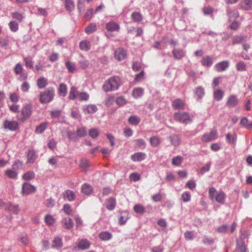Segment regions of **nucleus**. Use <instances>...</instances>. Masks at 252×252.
Segmentation results:
<instances>
[{"label": "nucleus", "mask_w": 252, "mask_h": 252, "mask_svg": "<svg viewBox=\"0 0 252 252\" xmlns=\"http://www.w3.org/2000/svg\"><path fill=\"white\" fill-rule=\"evenodd\" d=\"M9 26L10 30L12 32H16L18 30L19 25L15 21H11L9 23Z\"/></svg>", "instance_id": "nucleus-57"}, {"label": "nucleus", "mask_w": 252, "mask_h": 252, "mask_svg": "<svg viewBox=\"0 0 252 252\" xmlns=\"http://www.w3.org/2000/svg\"><path fill=\"white\" fill-rule=\"evenodd\" d=\"M201 63L203 65L210 67L213 64V60L212 58L210 56H206L203 58L201 61Z\"/></svg>", "instance_id": "nucleus-39"}, {"label": "nucleus", "mask_w": 252, "mask_h": 252, "mask_svg": "<svg viewBox=\"0 0 252 252\" xmlns=\"http://www.w3.org/2000/svg\"><path fill=\"white\" fill-rule=\"evenodd\" d=\"M229 66V62L223 61L217 63L215 65V68L217 71L221 72L224 71Z\"/></svg>", "instance_id": "nucleus-20"}, {"label": "nucleus", "mask_w": 252, "mask_h": 252, "mask_svg": "<svg viewBox=\"0 0 252 252\" xmlns=\"http://www.w3.org/2000/svg\"><path fill=\"white\" fill-rule=\"evenodd\" d=\"M48 126V123L45 122L40 124L37 126L35 129V132L38 134H41L44 132V131L47 128Z\"/></svg>", "instance_id": "nucleus-37"}, {"label": "nucleus", "mask_w": 252, "mask_h": 252, "mask_svg": "<svg viewBox=\"0 0 252 252\" xmlns=\"http://www.w3.org/2000/svg\"><path fill=\"white\" fill-rule=\"evenodd\" d=\"M24 61L25 62V64L27 67L31 69L33 68V64L32 59L31 57L24 58Z\"/></svg>", "instance_id": "nucleus-54"}, {"label": "nucleus", "mask_w": 252, "mask_h": 252, "mask_svg": "<svg viewBox=\"0 0 252 252\" xmlns=\"http://www.w3.org/2000/svg\"><path fill=\"white\" fill-rule=\"evenodd\" d=\"M191 195L189 191H185L182 194V199L184 202H188L190 200Z\"/></svg>", "instance_id": "nucleus-56"}, {"label": "nucleus", "mask_w": 252, "mask_h": 252, "mask_svg": "<svg viewBox=\"0 0 252 252\" xmlns=\"http://www.w3.org/2000/svg\"><path fill=\"white\" fill-rule=\"evenodd\" d=\"M160 140L158 137L157 136H153L150 138V142L152 146L156 147L160 144Z\"/></svg>", "instance_id": "nucleus-50"}, {"label": "nucleus", "mask_w": 252, "mask_h": 252, "mask_svg": "<svg viewBox=\"0 0 252 252\" xmlns=\"http://www.w3.org/2000/svg\"><path fill=\"white\" fill-rule=\"evenodd\" d=\"M146 158V155L144 153L137 152L131 156V159L135 162H139L144 160Z\"/></svg>", "instance_id": "nucleus-15"}, {"label": "nucleus", "mask_w": 252, "mask_h": 252, "mask_svg": "<svg viewBox=\"0 0 252 252\" xmlns=\"http://www.w3.org/2000/svg\"><path fill=\"white\" fill-rule=\"evenodd\" d=\"M236 68L238 71H245L247 70V65L244 62L239 61L236 64Z\"/></svg>", "instance_id": "nucleus-41"}, {"label": "nucleus", "mask_w": 252, "mask_h": 252, "mask_svg": "<svg viewBox=\"0 0 252 252\" xmlns=\"http://www.w3.org/2000/svg\"><path fill=\"white\" fill-rule=\"evenodd\" d=\"M209 194L211 199H215L217 202L220 203H224L225 194L223 191H217L215 188L212 187L209 190Z\"/></svg>", "instance_id": "nucleus-5"}, {"label": "nucleus", "mask_w": 252, "mask_h": 252, "mask_svg": "<svg viewBox=\"0 0 252 252\" xmlns=\"http://www.w3.org/2000/svg\"><path fill=\"white\" fill-rule=\"evenodd\" d=\"M35 174L33 171H28L23 175V178L25 180H30L34 178Z\"/></svg>", "instance_id": "nucleus-55"}, {"label": "nucleus", "mask_w": 252, "mask_h": 252, "mask_svg": "<svg viewBox=\"0 0 252 252\" xmlns=\"http://www.w3.org/2000/svg\"><path fill=\"white\" fill-rule=\"evenodd\" d=\"M32 113V105L27 104L24 106L22 109V120L28 119Z\"/></svg>", "instance_id": "nucleus-10"}, {"label": "nucleus", "mask_w": 252, "mask_h": 252, "mask_svg": "<svg viewBox=\"0 0 252 252\" xmlns=\"http://www.w3.org/2000/svg\"><path fill=\"white\" fill-rule=\"evenodd\" d=\"M194 93L197 97V100L201 99L205 94L204 89L201 86H198L195 88Z\"/></svg>", "instance_id": "nucleus-28"}, {"label": "nucleus", "mask_w": 252, "mask_h": 252, "mask_svg": "<svg viewBox=\"0 0 252 252\" xmlns=\"http://www.w3.org/2000/svg\"><path fill=\"white\" fill-rule=\"evenodd\" d=\"M78 96L81 101H87L89 98V95L86 92L79 93Z\"/></svg>", "instance_id": "nucleus-62"}, {"label": "nucleus", "mask_w": 252, "mask_h": 252, "mask_svg": "<svg viewBox=\"0 0 252 252\" xmlns=\"http://www.w3.org/2000/svg\"><path fill=\"white\" fill-rule=\"evenodd\" d=\"M80 167L84 170H87L89 167L88 160L86 159H82L80 161Z\"/></svg>", "instance_id": "nucleus-58"}, {"label": "nucleus", "mask_w": 252, "mask_h": 252, "mask_svg": "<svg viewBox=\"0 0 252 252\" xmlns=\"http://www.w3.org/2000/svg\"><path fill=\"white\" fill-rule=\"evenodd\" d=\"M136 146L139 148L144 149L146 147V142L142 139H137L135 140Z\"/></svg>", "instance_id": "nucleus-61"}, {"label": "nucleus", "mask_w": 252, "mask_h": 252, "mask_svg": "<svg viewBox=\"0 0 252 252\" xmlns=\"http://www.w3.org/2000/svg\"><path fill=\"white\" fill-rule=\"evenodd\" d=\"M241 6L245 10L252 9V0H244L241 2Z\"/></svg>", "instance_id": "nucleus-29"}, {"label": "nucleus", "mask_w": 252, "mask_h": 252, "mask_svg": "<svg viewBox=\"0 0 252 252\" xmlns=\"http://www.w3.org/2000/svg\"><path fill=\"white\" fill-rule=\"evenodd\" d=\"M47 84V79L44 77H40L37 80V86L39 89L44 88Z\"/></svg>", "instance_id": "nucleus-30"}, {"label": "nucleus", "mask_w": 252, "mask_h": 252, "mask_svg": "<svg viewBox=\"0 0 252 252\" xmlns=\"http://www.w3.org/2000/svg\"><path fill=\"white\" fill-rule=\"evenodd\" d=\"M65 64L68 72L73 73L75 71L76 68L74 63L67 61L65 62Z\"/></svg>", "instance_id": "nucleus-52"}, {"label": "nucleus", "mask_w": 252, "mask_h": 252, "mask_svg": "<svg viewBox=\"0 0 252 252\" xmlns=\"http://www.w3.org/2000/svg\"><path fill=\"white\" fill-rule=\"evenodd\" d=\"M116 102L119 106H122L126 103V100L124 96H121L117 98Z\"/></svg>", "instance_id": "nucleus-59"}, {"label": "nucleus", "mask_w": 252, "mask_h": 252, "mask_svg": "<svg viewBox=\"0 0 252 252\" xmlns=\"http://www.w3.org/2000/svg\"><path fill=\"white\" fill-rule=\"evenodd\" d=\"M3 127L11 131H15L19 128V124L16 121L5 120L3 122Z\"/></svg>", "instance_id": "nucleus-8"}, {"label": "nucleus", "mask_w": 252, "mask_h": 252, "mask_svg": "<svg viewBox=\"0 0 252 252\" xmlns=\"http://www.w3.org/2000/svg\"><path fill=\"white\" fill-rule=\"evenodd\" d=\"M218 132L216 129H212L209 133L204 134L202 137L204 142H208L218 138Z\"/></svg>", "instance_id": "nucleus-9"}, {"label": "nucleus", "mask_w": 252, "mask_h": 252, "mask_svg": "<svg viewBox=\"0 0 252 252\" xmlns=\"http://www.w3.org/2000/svg\"><path fill=\"white\" fill-rule=\"evenodd\" d=\"M62 240L59 237L55 238L53 241V247L59 249L62 247Z\"/></svg>", "instance_id": "nucleus-46"}, {"label": "nucleus", "mask_w": 252, "mask_h": 252, "mask_svg": "<svg viewBox=\"0 0 252 252\" xmlns=\"http://www.w3.org/2000/svg\"><path fill=\"white\" fill-rule=\"evenodd\" d=\"M96 30V26L94 23L90 24L85 29V32L87 34H90Z\"/></svg>", "instance_id": "nucleus-44"}, {"label": "nucleus", "mask_w": 252, "mask_h": 252, "mask_svg": "<svg viewBox=\"0 0 252 252\" xmlns=\"http://www.w3.org/2000/svg\"><path fill=\"white\" fill-rule=\"evenodd\" d=\"M62 225L67 229H71L74 225V223L70 218H64L62 220Z\"/></svg>", "instance_id": "nucleus-21"}, {"label": "nucleus", "mask_w": 252, "mask_h": 252, "mask_svg": "<svg viewBox=\"0 0 252 252\" xmlns=\"http://www.w3.org/2000/svg\"><path fill=\"white\" fill-rule=\"evenodd\" d=\"M105 28L109 32H118L120 30V25L113 21H110L106 23Z\"/></svg>", "instance_id": "nucleus-14"}, {"label": "nucleus", "mask_w": 252, "mask_h": 252, "mask_svg": "<svg viewBox=\"0 0 252 252\" xmlns=\"http://www.w3.org/2000/svg\"><path fill=\"white\" fill-rule=\"evenodd\" d=\"M223 95V91L220 89H218L214 92V98L218 101H220L222 99Z\"/></svg>", "instance_id": "nucleus-33"}, {"label": "nucleus", "mask_w": 252, "mask_h": 252, "mask_svg": "<svg viewBox=\"0 0 252 252\" xmlns=\"http://www.w3.org/2000/svg\"><path fill=\"white\" fill-rule=\"evenodd\" d=\"M55 95V90L53 88H48L45 91L40 93L39 101L42 103H48L51 102Z\"/></svg>", "instance_id": "nucleus-4"}, {"label": "nucleus", "mask_w": 252, "mask_h": 252, "mask_svg": "<svg viewBox=\"0 0 252 252\" xmlns=\"http://www.w3.org/2000/svg\"><path fill=\"white\" fill-rule=\"evenodd\" d=\"M121 85V80L118 76H113L108 79L103 84L102 89L105 92L117 90Z\"/></svg>", "instance_id": "nucleus-1"}, {"label": "nucleus", "mask_w": 252, "mask_h": 252, "mask_svg": "<svg viewBox=\"0 0 252 252\" xmlns=\"http://www.w3.org/2000/svg\"><path fill=\"white\" fill-rule=\"evenodd\" d=\"M87 134V130L83 126L77 127L76 133L71 130L67 131V136L69 140L74 142L78 141L80 138L84 137Z\"/></svg>", "instance_id": "nucleus-2"}, {"label": "nucleus", "mask_w": 252, "mask_h": 252, "mask_svg": "<svg viewBox=\"0 0 252 252\" xmlns=\"http://www.w3.org/2000/svg\"><path fill=\"white\" fill-rule=\"evenodd\" d=\"M174 118L176 121L187 125L192 122L193 116L187 112L179 111L174 113Z\"/></svg>", "instance_id": "nucleus-3"}, {"label": "nucleus", "mask_w": 252, "mask_h": 252, "mask_svg": "<svg viewBox=\"0 0 252 252\" xmlns=\"http://www.w3.org/2000/svg\"><path fill=\"white\" fill-rule=\"evenodd\" d=\"M184 237L187 240H192L194 238V235L193 231H187L184 233Z\"/></svg>", "instance_id": "nucleus-60"}, {"label": "nucleus", "mask_w": 252, "mask_h": 252, "mask_svg": "<svg viewBox=\"0 0 252 252\" xmlns=\"http://www.w3.org/2000/svg\"><path fill=\"white\" fill-rule=\"evenodd\" d=\"M133 210L135 212L140 214H142L146 212L144 206L140 204L135 205L133 207Z\"/></svg>", "instance_id": "nucleus-47"}, {"label": "nucleus", "mask_w": 252, "mask_h": 252, "mask_svg": "<svg viewBox=\"0 0 252 252\" xmlns=\"http://www.w3.org/2000/svg\"><path fill=\"white\" fill-rule=\"evenodd\" d=\"M227 13L230 20L231 19H235L238 17L239 16V14L238 10L236 9H228L227 11Z\"/></svg>", "instance_id": "nucleus-45"}, {"label": "nucleus", "mask_w": 252, "mask_h": 252, "mask_svg": "<svg viewBox=\"0 0 252 252\" xmlns=\"http://www.w3.org/2000/svg\"><path fill=\"white\" fill-rule=\"evenodd\" d=\"M172 106L175 109L183 110L185 108L184 102L179 98L176 99L173 101Z\"/></svg>", "instance_id": "nucleus-22"}, {"label": "nucleus", "mask_w": 252, "mask_h": 252, "mask_svg": "<svg viewBox=\"0 0 252 252\" xmlns=\"http://www.w3.org/2000/svg\"><path fill=\"white\" fill-rule=\"evenodd\" d=\"M63 198L64 200H68L69 201H73L76 198V195L74 192L69 189L65 190L63 193Z\"/></svg>", "instance_id": "nucleus-17"}, {"label": "nucleus", "mask_w": 252, "mask_h": 252, "mask_svg": "<svg viewBox=\"0 0 252 252\" xmlns=\"http://www.w3.org/2000/svg\"><path fill=\"white\" fill-rule=\"evenodd\" d=\"M239 102L237 96L234 94L230 95L226 102V105L229 108H233L236 107Z\"/></svg>", "instance_id": "nucleus-7"}, {"label": "nucleus", "mask_w": 252, "mask_h": 252, "mask_svg": "<svg viewBox=\"0 0 252 252\" xmlns=\"http://www.w3.org/2000/svg\"><path fill=\"white\" fill-rule=\"evenodd\" d=\"M247 39L246 36L237 35L232 37V44L233 45L242 44L243 42H246Z\"/></svg>", "instance_id": "nucleus-19"}, {"label": "nucleus", "mask_w": 252, "mask_h": 252, "mask_svg": "<svg viewBox=\"0 0 252 252\" xmlns=\"http://www.w3.org/2000/svg\"><path fill=\"white\" fill-rule=\"evenodd\" d=\"M128 122L131 125L136 126L140 122V118L136 115H132L128 118Z\"/></svg>", "instance_id": "nucleus-38"}, {"label": "nucleus", "mask_w": 252, "mask_h": 252, "mask_svg": "<svg viewBox=\"0 0 252 252\" xmlns=\"http://www.w3.org/2000/svg\"><path fill=\"white\" fill-rule=\"evenodd\" d=\"M27 157L28 163H33L37 158V155L35 151L33 150H29L27 154Z\"/></svg>", "instance_id": "nucleus-23"}, {"label": "nucleus", "mask_w": 252, "mask_h": 252, "mask_svg": "<svg viewBox=\"0 0 252 252\" xmlns=\"http://www.w3.org/2000/svg\"><path fill=\"white\" fill-rule=\"evenodd\" d=\"M126 56V51L123 48H118L114 53L115 58L119 61L124 60Z\"/></svg>", "instance_id": "nucleus-11"}, {"label": "nucleus", "mask_w": 252, "mask_h": 252, "mask_svg": "<svg viewBox=\"0 0 252 252\" xmlns=\"http://www.w3.org/2000/svg\"><path fill=\"white\" fill-rule=\"evenodd\" d=\"M183 160V158L181 156H176L174 157L172 159V163L173 165H176V166H179L180 165Z\"/></svg>", "instance_id": "nucleus-53"}, {"label": "nucleus", "mask_w": 252, "mask_h": 252, "mask_svg": "<svg viewBox=\"0 0 252 252\" xmlns=\"http://www.w3.org/2000/svg\"><path fill=\"white\" fill-rule=\"evenodd\" d=\"M236 250L237 252H248L247 247L244 241L237 240Z\"/></svg>", "instance_id": "nucleus-18"}, {"label": "nucleus", "mask_w": 252, "mask_h": 252, "mask_svg": "<svg viewBox=\"0 0 252 252\" xmlns=\"http://www.w3.org/2000/svg\"><path fill=\"white\" fill-rule=\"evenodd\" d=\"M44 221L47 225L51 226L55 223V220L52 216L47 215L45 217Z\"/></svg>", "instance_id": "nucleus-49"}, {"label": "nucleus", "mask_w": 252, "mask_h": 252, "mask_svg": "<svg viewBox=\"0 0 252 252\" xmlns=\"http://www.w3.org/2000/svg\"><path fill=\"white\" fill-rule=\"evenodd\" d=\"M91 44L88 40H83L80 42L79 47L82 51H88L91 49Z\"/></svg>", "instance_id": "nucleus-26"}, {"label": "nucleus", "mask_w": 252, "mask_h": 252, "mask_svg": "<svg viewBox=\"0 0 252 252\" xmlns=\"http://www.w3.org/2000/svg\"><path fill=\"white\" fill-rule=\"evenodd\" d=\"M226 139L228 143L231 144H235L237 140V134L234 133L232 135L229 133L226 135Z\"/></svg>", "instance_id": "nucleus-40"}, {"label": "nucleus", "mask_w": 252, "mask_h": 252, "mask_svg": "<svg viewBox=\"0 0 252 252\" xmlns=\"http://www.w3.org/2000/svg\"><path fill=\"white\" fill-rule=\"evenodd\" d=\"M249 123L248 119L246 117H243L241 119L240 124L242 126L248 129Z\"/></svg>", "instance_id": "nucleus-63"}, {"label": "nucleus", "mask_w": 252, "mask_h": 252, "mask_svg": "<svg viewBox=\"0 0 252 252\" xmlns=\"http://www.w3.org/2000/svg\"><path fill=\"white\" fill-rule=\"evenodd\" d=\"M5 174L8 177L11 179H16L17 178V173L14 169H7L5 171Z\"/></svg>", "instance_id": "nucleus-48"}, {"label": "nucleus", "mask_w": 252, "mask_h": 252, "mask_svg": "<svg viewBox=\"0 0 252 252\" xmlns=\"http://www.w3.org/2000/svg\"><path fill=\"white\" fill-rule=\"evenodd\" d=\"M49 112L52 118L57 119L61 117L62 111L61 110H54L50 111Z\"/></svg>", "instance_id": "nucleus-51"}, {"label": "nucleus", "mask_w": 252, "mask_h": 252, "mask_svg": "<svg viewBox=\"0 0 252 252\" xmlns=\"http://www.w3.org/2000/svg\"><path fill=\"white\" fill-rule=\"evenodd\" d=\"M131 19L135 23H139L143 20V16L138 12H134L131 14Z\"/></svg>", "instance_id": "nucleus-36"}, {"label": "nucleus", "mask_w": 252, "mask_h": 252, "mask_svg": "<svg viewBox=\"0 0 252 252\" xmlns=\"http://www.w3.org/2000/svg\"><path fill=\"white\" fill-rule=\"evenodd\" d=\"M172 53L174 59L176 60H181L186 55V51L181 48H174Z\"/></svg>", "instance_id": "nucleus-12"}, {"label": "nucleus", "mask_w": 252, "mask_h": 252, "mask_svg": "<svg viewBox=\"0 0 252 252\" xmlns=\"http://www.w3.org/2000/svg\"><path fill=\"white\" fill-rule=\"evenodd\" d=\"M67 88L65 84L61 83L58 89L59 94L63 97H64L67 94Z\"/></svg>", "instance_id": "nucleus-34"}, {"label": "nucleus", "mask_w": 252, "mask_h": 252, "mask_svg": "<svg viewBox=\"0 0 252 252\" xmlns=\"http://www.w3.org/2000/svg\"><path fill=\"white\" fill-rule=\"evenodd\" d=\"M171 143L174 146H177L180 143V139L177 135L174 134L169 137Z\"/></svg>", "instance_id": "nucleus-43"}, {"label": "nucleus", "mask_w": 252, "mask_h": 252, "mask_svg": "<svg viewBox=\"0 0 252 252\" xmlns=\"http://www.w3.org/2000/svg\"><path fill=\"white\" fill-rule=\"evenodd\" d=\"M112 237V234L108 231H102L99 234V238L102 241H108Z\"/></svg>", "instance_id": "nucleus-32"}, {"label": "nucleus", "mask_w": 252, "mask_h": 252, "mask_svg": "<svg viewBox=\"0 0 252 252\" xmlns=\"http://www.w3.org/2000/svg\"><path fill=\"white\" fill-rule=\"evenodd\" d=\"M81 191L83 193L89 195L92 193L93 188L91 185L85 183L82 186Z\"/></svg>", "instance_id": "nucleus-27"}, {"label": "nucleus", "mask_w": 252, "mask_h": 252, "mask_svg": "<svg viewBox=\"0 0 252 252\" xmlns=\"http://www.w3.org/2000/svg\"><path fill=\"white\" fill-rule=\"evenodd\" d=\"M78 247L80 249L86 250L90 247V243L87 240L83 239L78 243Z\"/></svg>", "instance_id": "nucleus-35"}, {"label": "nucleus", "mask_w": 252, "mask_h": 252, "mask_svg": "<svg viewBox=\"0 0 252 252\" xmlns=\"http://www.w3.org/2000/svg\"><path fill=\"white\" fill-rule=\"evenodd\" d=\"M36 188L29 183H25L23 184L22 192L23 195H28L36 191Z\"/></svg>", "instance_id": "nucleus-6"}, {"label": "nucleus", "mask_w": 252, "mask_h": 252, "mask_svg": "<svg viewBox=\"0 0 252 252\" xmlns=\"http://www.w3.org/2000/svg\"><path fill=\"white\" fill-rule=\"evenodd\" d=\"M144 94V89L142 88H136L133 90L132 95L136 99L142 97Z\"/></svg>", "instance_id": "nucleus-25"}, {"label": "nucleus", "mask_w": 252, "mask_h": 252, "mask_svg": "<svg viewBox=\"0 0 252 252\" xmlns=\"http://www.w3.org/2000/svg\"><path fill=\"white\" fill-rule=\"evenodd\" d=\"M83 110L86 114H89L96 112L97 108L94 104L85 105L83 107Z\"/></svg>", "instance_id": "nucleus-16"}, {"label": "nucleus", "mask_w": 252, "mask_h": 252, "mask_svg": "<svg viewBox=\"0 0 252 252\" xmlns=\"http://www.w3.org/2000/svg\"><path fill=\"white\" fill-rule=\"evenodd\" d=\"M116 201L114 197H110L106 200V208L109 211H113L115 208Z\"/></svg>", "instance_id": "nucleus-24"}, {"label": "nucleus", "mask_w": 252, "mask_h": 252, "mask_svg": "<svg viewBox=\"0 0 252 252\" xmlns=\"http://www.w3.org/2000/svg\"><path fill=\"white\" fill-rule=\"evenodd\" d=\"M14 70V72L16 75L20 74L24 71V68L20 63L16 64Z\"/></svg>", "instance_id": "nucleus-64"}, {"label": "nucleus", "mask_w": 252, "mask_h": 252, "mask_svg": "<svg viewBox=\"0 0 252 252\" xmlns=\"http://www.w3.org/2000/svg\"><path fill=\"white\" fill-rule=\"evenodd\" d=\"M79 92H78L77 88L72 86L71 87L69 91V94L68 95V99L70 100H74L77 96L78 95Z\"/></svg>", "instance_id": "nucleus-31"}, {"label": "nucleus", "mask_w": 252, "mask_h": 252, "mask_svg": "<svg viewBox=\"0 0 252 252\" xmlns=\"http://www.w3.org/2000/svg\"><path fill=\"white\" fill-rule=\"evenodd\" d=\"M4 209L16 214H18L20 212L18 205H14L10 202L5 204Z\"/></svg>", "instance_id": "nucleus-13"}, {"label": "nucleus", "mask_w": 252, "mask_h": 252, "mask_svg": "<svg viewBox=\"0 0 252 252\" xmlns=\"http://www.w3.org/2000/svg\"><path fill=\"white\" fill-rule=\"evenodd\" d=\"M64 3L67 11H72L74 9V3L72 0H64Z\"/></svg>", "instance_id": "nucleus-42"}]
</instances>
